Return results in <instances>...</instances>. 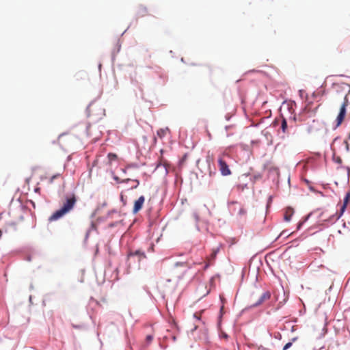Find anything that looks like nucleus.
Here are the masks:
<instances>
[{
  "label": "nucleus",
  "instance_id": "obj_1",
  "mask_svg": "<svg viewBox=\"0 0 350 350\" xmlns=\"http://www.w3.org/2000/svg\"><path fill=\"white\" fill-rule=\"evenodd\" d=\"M333 88L335 91L334 100L342 103L340 112L336 119V126L338 127L342 124L346 115V107L349 105L348 96L350 94V85L347 83H335Z\"/></svg>",
  "mask_w": 350,
  "mask_h": 350
},
{
  "label": "nucleus",
  "instance_id": "obj_2",
  "mask_svg": "<svg viewBox=\"0 0 350 350\" xmlns=\"http://www.w3.org/2000/svg\"><path fill=\"white\" fill-rule=\"evenodd\" d=\"M77 201V198L75 193H69L66 195L62 204V206L59 210L54 212L49 217V221H56L70 213L75 206Z\"/></svg>",
  "mask_w": 350,
  "mask_h": 350
},
{
  "label": "nucleus",
  "instance_id": "obj_3",
  "mask_svg": "<svg viewBox=\"0 0 350 350\" xmlns=\"http://www.w3.org/2000/svg\"><path fill=\"white\" fill-rule=\"evenodd\" d=\"M218 167L222 176H226L231 174L232 172L227 162L224 159L223 156H220L218 158Z\"/></svg>",
  "mask_w": 350,
  "mask_h": 350
},
{
  "label": "nucleus",
  "instance_id": "obj_4",
  "mask_svg": "<svg viewBox=\"0 0 350 350\" xmlns=\"http://www.w3.org/2000/svg\"><path fill=\"white\" fill-rule=\"evenodd\" d=\"M229 206L232 213H237L239 216H243L246 214V211L244 207L237 202H230Z\"/></svg>",
  "mask_w": 350,
  "mask_h": 350
},
{
  "label": "nucleus",
  "instance_id": "obj_5",
  "mask_svg": "<svg viewBox=\"0 0 350 350\" xmlns=\"http://www.w3.org/2000/svg\"><path fill=\"white\" fill-rule=\"evenodd\" d=\"M271 298V293L269 291H264L258 301L254 303L252 306L256 307L262 304L265 301L269 300Z\"/></svg>",
  "mask_w": 350,
  "mask_h": 350
},
{
  "label": "nucleus",
  "instance_id": "obj_6",
  "mask_svg": "<svg viewBox=\"0 0 350 350\" xmlns=\"http://www.w3.org/2000/svg\"><path fill=\"white\" fill-rule=\"evenodd\" d=\"M144 201L145 198L143 196H142L135 202L133 208V213H138L142 208Z\"/></svg>",
  "mask_w": 350,
  "mask_h": 350
},
{
  "label": "nucleus",
  "instance_id": "obj_7",
  "mask_svg": "<svg viewBox=\"0 0 350 350\" xmlns=\"http://www.w3.org/2000/svg\"><path fill=\"white\" fill-rule=\"evenodd\" d=\"M148 9L146 6L141 5L137 8V14L139 17L145 16L148 15Z\"/></svg>",
  "mask_w": 350,
  "mask_h": 350
},
{
  "label": "nucleus",
  "instance_id": "obj_8",
  "mask_svg": "<svg viewBox=\"0 0 350 350\" xmlns=\"http://www.w3.org/2000/svg\"><path fill=\"white\" fill-rule=\"evenodd\" d=\"M294 213V211L292 208H287L285 211V213H284V220L286 221H289L291 219V217L292 215H293Z\"/></svg>",
  "mask_w": 350,
  "mask_h": 350
},
{
  "label": "nucleus",
  "instance_id": "obj_9",
  "mask_svg": "<svg viewBox=\"0 0 350 350\" xmlns=\"http://www.w3.org/2000/svg\"><path fill=\"white\" fill-rule=\"evenodd\" d=\"M129 256H137L139 258V260H141L142 259H144V258H145L146 257V256L144 254V252H142L140 250H136V251H135L133 252H131L129 254Z\"/></svg>",
  "mask_w": 350,
  "mask_h": 350
},
{
  "label": "nucleus",
  "instance_id": "obj_10",
  "mask_svg": "<svg viewBox=\"0 0 350 350\" xmlns=\"http://www.w3.org/2000/svg\"><path fill=\"white\" fill-rule=\"evenodd\" d=\"M169 132H170L169 129H168L167 127H166V128H163V129H159V130L157 131V136H158L159 138L162 139V138H163V137H164L167 135V133H169Z\"/></svg>",
  "mask_w": 350,
  "mask_h": 350
},
{
  "label": "nucleus",
  "instance_id": "obj_11",
  "mask_svg": "<svg viewBox=\"0 0 350 350\" xmlns=\"http://www.w3.org/2000/svg\"><path fill=\"white\" fill-rule=\"evenodd\" d=\"M107 158H108L109 163H111L112 161H116L118 157L114 153H109L107 155Z\"/></svg>",
  "mask_w": 350,
  "mask_h": 350
},
{
  "label": "nucleus",
  "instance_id": "obj_12",
  "mask_svg": "<svg viewBox=\"0 0 350 350\" xmlns=\"http://www.w3.org/2000/svg\"><path fill=\"white\" fill-rule=\"evenodd\" d=\"M281 129L283 133H286L287 130V122L286 119L283 118L281 124Z\"/></svg>",
  "mask_w": 350,
  "mask_h": 350
},
{
  "label": "nucleus",
  "instance_id": "obj_13",
  "mask_svg": "<svg viewBox=\"0 0 350 350\" xmlns=\"http://www.w3.org/2000/svg\"><path fill=\"white\" fill-rule=\"evenodd\" d=\"M60 176V174H55L53 176H52L49 179V184H52L54 181V180L58 177Z\"/></svg>",
  "mask_w": 350,
  "mask_h": 350
},
{
  "label": "nucleus",
  "instance_id": "obj_14",
  "mask_svg": "<svg viewBox=\"0 0 350 350\" xmlns=\"http://www.w3.org/2000/svg\"><path fill=\"white\" fill-rule=\"evenodd\" d=\"M346 207H347V204H342V205H341L338 217H340L343 214V213L345 212V211L346 209Z\"/></svg>",
  "mask_w": 350,
  "mask_h": 350
},
{
  "label": "nucleus",
  "instance_id": "obj_15",
  "mask_svg": "<svg viewBox=\"0 0 350 350\" xmlns=\"http://www.w3.org/2000/svg\"><path fill=\"white\" fill-rule=\"evenodd\" d=\"M350 200V192H348L347 194H346V196L344 199V202L343 204H345L347 205L349 201Z\"/></svg>",
  "mask_w": 350,
  "mask_h": 350
},
{
  "label": "nucleus",
  "instance_id": "obj_16",
  "mask_svg": "<svg viewBox=\"0 0 350 350\" xmlns=\"http://www.w3.org/2000/svg\"><path fill=\"white\" fill-rule=\"evenodd\" d=\"M146 340L148 343H150L152 340H153V336L151 335H148L146 338Z\"/></svg>",
  "mask_w": 350,
  "mask_h": 350
},
{
  "label": "nucleus",
  "instance_id": "obj_17",
  "mask_svg": "<svg viewBox=\"0 0 350 350\" xmlns=\"http://www.w3.org/2000/svg\"><path fill=\"white\" fill-rule=\"evenodd\" d=\"M292 346V342H289L288 343H286L284 348H283V350H287L288 349H289Z\"/></svg>",
  "mask_w": 350,
  "mask_h": 350
},
{
  "label": "nucleus",
  "instance_id": "obj_18",
  "mask_svg": "<svg viewBox=\"0 0 350 350\" xmlns=\"http://www.w3.org/2000/svg\"><path fill=\"white\" fill-rule=\"evenodd\" d=\"M221 337L222 338L226 339V340H227V339L228 338V334H226V333H224V332H222V333L221 334Z\"/></svg>",
  "mask_w": 350,
  "mask_h": 350
},
{
  "label": "nucleus",
  "instance_id": "obj_19",
  "mask_svg": "<svg viewBox=\"0 0 350 350\" xmlns=\"http://www.w3.org/2000/svg\"><path fill=\"white\" fill-rule=\"evenodd\" d=\"M213 159L211 158L209 155L207 156L206 161H207L208 165H210V163L211 161H213Z\"/></svg>",
  "mask_w": 350,
  "mask_h": 350
},
{
  "label": "nucleus",
  "instance_id": "obj_20",
  "mask_svg": "<svg viewBox=\"0 0 350 350\" xmlns=\"http://www.w3.org/2000/svg\"><path fill=\"white\" fill-rule=\"evenodd\" d=\"M134 181L136 183V185L135 186L132 187L133 189L137 188L139 184V182L138 180H134Z\"/></svg>",
  "mask_w": 350,
  "mask_h": 350
},
{
  "label": "nucleus",
  "instance_id": "obj_21",
  "mask_svg": "<svg viewBox=\"0 0 350 350\" xmlns=\"http://www.w3.org/2000/svg\"><path fill=\"white\" fill-rule=\"evenodd\" d=\"M193 317H194L195 318H196L198 320H200V317L198 316V314L197 313H195V314H193Z\"/></svg>",
  "mask_w": 350,
  "mask_h": 350
},
{
  "label": "nucleus",
  "instance_id": "obj_22",
  "mask_svg": "<svg viewBox=\"0 0 350 350\" xmlns=\"http://www.w3.org/2000/svg\"><path fill=\"white\" fill-rule=\"evenodd\" d=\"M184 265V263H183V262H177V263L176 264V266H178V265Z\"/></svg>",
  "mask_w": 350,
  "mask_h": 350
},
{
  "label": "nucleus",
  "instance_id": "obj_23",
  "mask_svg": "<svg viewBox=\"0 0 350 350\" xmlns=\"http://www.w3.org/2000/svg\"><path fill=\"white\" fill-rule=\"evenodd\" d=\"M308 131H309V132H312V131H313V129H312V128H310H310L308 129Z\"/></svg>",
  "mask_w": 350,
  "mask_h": 350
},
{
  "label": "nucleus",
  "instance_id": "obj_24",
  "mask_svg": "<svg viewBox=\"0 0 350 350\" xmlns=\"http://www.w3.org/2000/svg\"><path fill=\"white\" fill-rule=\"evenodd\" d=\"M129 180H130V179H129V178H127V179H126V180H123V182H126V181H129Z\"/></svg>",
  "mask_w": 350,
  "mask_h": 350
},
{
  "label": "nucleus",
  "instance_id": "obj_25",
  "mask_svg": "<svg viewBox=\"0 0 350 350\" xmlns=\"http://www.w3.org/2000/svg\"><path fill=\"white\" fill-rule=\"evenodd\" d=\"M209 175L211 176L212 175V172L211 171L209 172Z\"/></svg>",
  "mask_w": 350,
  "mask_h": 350
},
{
  "label": "nucleus",
  "instance_id": "obj_26",
  "mask_svg": "<svg viewBox=\"0 0 350 350\" xmlns=\"http://www.w3.org/2000/svg\"><path fill=\"white\" fill-rule=\"evenodd\" d=\"M284 234V231L282 232V233L280 234V235H282Z\"/></svg>",
  "mask_w": 350,
  "mask_h": 350
}]
</instances>
